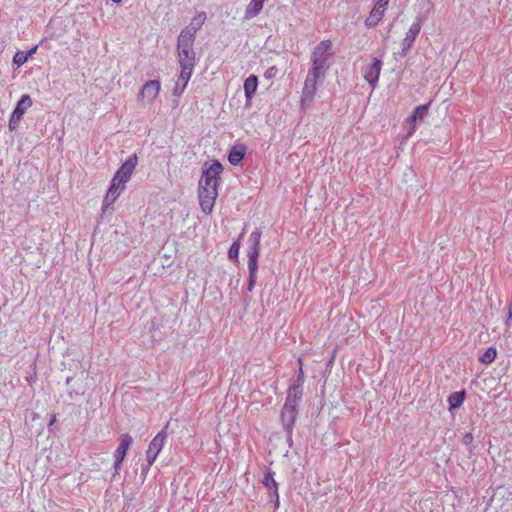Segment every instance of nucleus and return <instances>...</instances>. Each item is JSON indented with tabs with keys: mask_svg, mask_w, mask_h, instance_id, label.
<instances>
[{
	"mask_svg": "<svg viewBox=\"0 0 512 512\" xmlns=\"http://www.w3.org/2000/svg\"><path fill=\"white\" fill-rule=\"evenodd\" d=\"M245 153V146H234L228 154V161L230 162L231 165L236 166L244 159Z\"/></svg>",
	"mask_w": 512,
	"mask_h": 512,
	"instance_id": "obj_13",
	"label": "nucleus"
},
{
	"mask_svg": "<svg viewBox=\"0 0 512 512\" xmlns=\"http://www.w3.org/2000/svg\"><path fill=\"white\" fill-rule=\"evenodd\" d=\"M126 183L127 181H124V179L115 174L111 180L109 189L116 191V193H119L120 195L121 192L125 189Z\"/></svg>",
	"mask_w": 512,
	"mask_h": 512,
	"instance_id": "obj_21",
	"label": "nucleus"
},
{
	"mask_svg": "<svg viewBox=\"0 0 512 512\" xmlns=\"http://www.w3.org/2000/svg\"><path fill=\"white\" fill-rule=\"evenodd\" d=\"M133 443V438L129 434H122L119 437V445L113 453L114 460L124 461L127 451Z\"/></svg>",
	"mask_w": 512,
	"mask_h": 512,
	"instance_id": "obj_10",
	"label": "nucleus"
},
{
	"mask_svg": "<svg viewBox=\"0 0 512 512\" xmlns=\"http://www.w3.org/2000/svg\"><path fill=\"white\" fill-rule=\"evenodd\" d=\"M420 29H421V26L419 23H414L411 25V27L409 28V31L408 32H420Z\"/></svg>",
	"mask_w": 512,
	"mask_h": 512,
	"instance_id": "obj_40",
	"label": "nucleus"
},
{
	"mask_svg": "<svg viewBox=\"0 0 512 512\" xmlns=\"http://www.w3.org/2000/svg\"><path fill=\"white\" fill-rule=\"evenodd\" d=\"M166 428L167 426L161 431H159L156 434V436L151 440L148 446L149 451L159 455L167 438Z\"/></svg>",
	"mask_w": 512,
	"mask_h": 512,
	"instance_id": "obj_11",
	"label": "nucleus"
},
{
	"mask_svg": "<svg viewBox=\"0 0 512 512\" xmlns=\"http://www.w3.org/2000/svg\"><path fill=\"white\" fill-rule=\"evenodd\" d=\"M329 68L319 65H312L308 70L307 76L304 82L302 90V101H312L316 91L317 85L321 83L325 77Z\"/></svg>",
	"mask_w": 512,
	"mask_h": 512,
	"instance_id": "obj_2",
	"label": "nucleus"
},
{
	"mask_svg": "<svg viewBox=\"0 0 512 512\" xmlns=\"http://www.w3.org/2000/svg\"><path fill=\"white\" fill-rule=\"evenodd\" d=\"M30 53H26L25 51H18L15 53L13 57V63L18 67L22 66L28 60Z\"/></svg>",
	"mask_w": 512,
	"mask_h": 512,
	"instance_id": "obj_27",
	"label": "nucleus"
},
{
	"mask_svg": "<svg viewBox=\"0 0 512 512\" xmlns=\"http://www.w3.org/2000/svg\"><path fill=\"white\" fill-rule=\"evenodd\" d=\"M122 463H123V461H121V460H114V465H113L114 472L112 474L111 481L116 480V477L119 475V472L121 470Z\"/></svg>",
	"mask_w": 512,
	"mask_h": 512,
	"instance_id": "obj_35",
	"label": "nucleus"
},
{
	"mask_svg": "<svg viewBox=\"0 0 512 512\" xmlns=\"http://www.w3.org/2000/svg\"><path fill=\"white\" fill-rule=\"evenodd\" d=\"M119 196V193H116V191L108 189L103 200L102 210L105 211L106 209H108L117 200Z\"/></svg>",
	"mask_w": 512,
	"mask_h": 512,
	"instance_id": "obj_24",
	"label": "nucleus"
},
{
	"mask_svg": "<svg viewBox=\"0 0 512 512\" xmlns=\"http://www.w3.org/2000/svg\"><path fill=\"white\" fill-rule=\"evenodd\" d=\"M83 393H84V391L80 392L78 390H72V391L69 392V396H70L71 399H73L74 395H80V394H83Z\"/></svg>",
	"mask_w": 512,
	"mask_h": 512,
	"instance_id": "obj_42",
	"label": "nucleus"
},
{
	"mask_svg": "<svg viewBox=\"0 0 512 512\" xmlns=\"http://www.w3.org/2000/svg\"><path fill=\"white\" fill-rule=\"evenodd\" d=\"M382 66L383 62L381 59L373 58L372 62L363 69L364 79L372 88L377 86Z\"/></svg>",
	"mask_w": 512,
	"mask_h": 512,
	"instance_id": "obj_7",
	"label": "nucleus"
},
{
	"mask_svg": "<svg viewBox=\"0 0 512 512\" xmlns=\"http://www.w3.org/2000/svg\"><path fill=\"white\" fill-rule=\"evenodd\" d=\"M381 19L377 17V13L370 12L369 16L365 20V24L367 27H374Z\"/></svg>",
	"mask_w": 512,
	"mask_h": 512,
	"instance_id": "obj_32",
	"label": "nucleus"
},
{
	"mask_svg": "<svg viewBox=\"0 0 512 512\" xmlns=\"http://www.w3.org/2000/svg\"><path fill=\"white\" fill-rule=\"evenodd\" d=\"M223 165L218 160H214L211 164H204L202 176L199 181V186L216 188L220 184V175L223 172Z\"/></svg>",
	"mask_w": 512,
	"mask_h": 512,
	"instance_id": "obj_5",
	"label": "nucleus"
},
{
	"mask_svg": "<svg viewBox=\"0 0 512 512\" xmlns=\"http://www.w3.org/2000/svg\"><path fill=\"white\" fill-rule=\"evenodd\" d=\"M262 236V231L260 228H256L249 236V251H260V240Z\"/></svg>",
	"mask_w": 512,
	"mask_h": 512,
	"instance_id": "obj_19",
	"label": "nucleus"
},
{
	"mask_svg": "<svg viewBox=\"0 0 512 512\" xmlns=\"http://www.w3.org/2000/svg\"><path fill=\"white\" fill-rule=\"evenodd\" d=\"M188 83H185L184 80H177L175 88H174V94L175 95H181Z\"/></svg>",
	"mask_w": 512,
	"mask_h": 512,
	"instance_id": "obj_34",
	"label": "nucleus"
},
{
	"mask_svg": "<svg viewBox=\"0 0 512 512\" xmlns=\"http://www.w3.org/2000/svg\"><path fill=\"white\" fill-rule=\"evenodd\" d=\"M33 101L28 94H24L21 96L19 101L16 104V107L13 111H15L17 114H21L22 116L25 114V112L32 106Z\"/></svg>",
	"mask_w": 512,
	"mask_h": 512,
	"instance_id": "obj_17",
	"label": "nucleus"
},
{
	"mask_svg": "<svg viewBox=\"0 0 512 512\" xmlns=\"http://www.w3.org/2000/svg\"><path fill=\"white\" fill-rule=\"evenodd\" d=\"M303 397V389L290 387L287 389L284 405L280 413L283 429L287 435V441H292V433L298 415V405Z\"/></svg>",
	"mask_w": 512,
	"mask_h": 512,
	"instance_id": "obj_1",
	"label": "nucleus"
},
{
	"mask_svg": "<svg viewBox=\"0 0 512 512\" xmlns=\"http://www.w3.org/2000/svg\"><path fill=\"white\" fill-rule=\"evenodd\" d=\"M198 197L202 212L209 215L212 212L215 201L218 197V189L199 186Z\"/></svg>",
	"mask_w": 512,
	"mask_h": 512,
	"instance_id": "obj_6",
	"label": "nucleus"
},
{
	"mask_svg": "<svg viewBox=\"0 0 512 512\" xmlns=\"http://www.w3.org/2000/svg\"><path fill=\"white\" fill-rule=\"evenodd\" d=\"M71 382H72V378H71V377H68V378L66 379V385H67V386H69Z\"/></svg>",
	"mask_w": 512,
	"mask_h": 512,
	"instance_id": "obj_44",
	"label": "nucleus"
},
{
	"mask_svg": "<svg viewBox=\"0 0 512 512\" xmlns=\"http://www.w3.org/2000/svg\"><path fill=\"white\" fill-rule=\"evenodd\" d=\"M474 440L472 433L468 432L462 437V443L464 445H470Z\"/></svg>",
	"mask_w": 512,
	"mask_h": 512,
	"instance_id": "obj_38",
	"label": "nucleus"
},
{
	"mask_svg": "<svg viewBox=\"0 0 512 512\" xmlns=\"http://www.w3.org/2000/svg\"><path fill=\"white\" fill-rule=\"evenodd\" d=\"M416 35L417 34H407V36L404 38V40L402 41V52H401V55L402 56H406L409 49L412 47L413 43L415 42V39H416Z\"/></svg>",
	"mask_w": 512,
	"mask_h": 512,
	"instance_id": "obj_26",
	"label": "nucleus"
},
{
	"mask_svg": "<svg viewBox=\"0 0 512 512\" xmlns=\"http://www.w3.org/2000/svg\"><path fill=\"white\" fill-rule=\"evenodd\" d=\"M206 18L207 17H206L205 12L198 13L191 19L190 24L184 30H182V32H191V31L197 32L198 30L201 29L202 25L205 23Z\"/></svg>",
	"mask_w": 512,
	"mask_h": 512,
	"instance_id": "obj_14",
	"label": "nucleus"
},
{
	"mask_svg": "<svg viewBox=\"0 0 512 512\" xmlns=\"http://www.w3.org/2000/svg\"><path fill=\"white\" fill-rule=\"evenodd\" d=\"M257 281V276H248L247 291L252 292Z\"/></svg>",
	"mask_w": 512,
	"mask_h": 512,
	"instance_id": "obj_36",
	"label": "nucleus"
},
{
	"mask_svg": "<svg viewBox=\"0 0 512 512\" xmlns=\"http://www.w3.org/2000/svg\"><path fill=\"white\" fill-rule=\"evenodd\" d=\"M386 11V8H381L377 5H374L373 9L371 10V12L373 13H377V17H379L380 19L382 18V16L384 15V12Z\"/></svg>",
	"mask_w": 512,
	"mask_h": 512,
	"instance_id": "obj_39",
	"label": "nucleus"
},
{
	"mask_svg": "<svg viewBox=\"0 0 512 512\" xmlns=\"http://www.w3.org/2000/svg\"><path fill=\"white\" fill-rule=\"evenodd\" d=\"M279 69L276 66L269 67L264 72V77L268 80L275 78L278 75Z\"/></svg>",
	"mask_w": 512,
	"mask_h": 512,
	"instance_id": "obj_33",
	"label": "nucleus"
},
{
	"mask_svg": "<svg viewBox=\"0 0 512 512\" xmlns=\"http://www.w3.org/2000/svg\"><path fill=\"white\" fill-rule=\"evenodd\" d=\"M113 3L119 4L122 2V0H111Z\"/></svg>",
	"mask_w": 512,
	"mask_h": 512,
	"instance_id": "obj_45",
	"label": "nucleus"
},
{
	"mask_svg": "<svg viewBox=\"0 0 512 512\" xmlns=\"http://www.w3.org/2000/svg\"><path fill=\"white\" fill-rule=\"evenodd\" d=\"M31 512H35V511H31Z\"/></svg>",
	"mask_w": 512,
	"mask_h": 512,
	"instance_id": "obj_47",
	"label": "nucleus"
},
{
	"mask_svg": "<svg viewBox=\"0 0 512 512\" xmlns=\"http://www.w3.org/2000/svg\"><path fill=\"white\" fill-rule=\"evenodd\" d=\"M138 163V157L136 154L130 155L126 161L120 166V168L116 171V175L124 179V181H129L133 171Z\"/></svg>",
	"mask_w": 512,
	"mask_h": 512,
	"instance_id": "obj_9",
	"label": "nucleus"
},
{
	"mask_svg": "<svg viewBox=\"0 0 512 512\" xmlns=\"http://www.w3.org/2000/svg\"><path fill=\"white\" fill-rule=\"evenodd\" d=\"M22 117L23 116L21 114H17L15 111H12L8 124L10 131H14L17 129Z\"/></svg>",
	"mask_w": 512,
	"mask_h": 512,
	"instance_id": "obj_28",
	"label": "nucleus"
},
{
	"mask_svg": "<svg viewBox=\"0 0 512 512\" xmlns=\"http://www.w3.org/2000/svg\"><path fill=\"white\" fill-rule=\"evenodd\" d=\"M258 257L259 252L248 251V271L251 276H257Z\"/></svg>",
	"mask_w": 512,
	"mask_h": 512,
	"instance_id": "obj_20",
	"label": "nucleus"
},
{
	"mask_svg": "<svg viewBox=\"0 0 512 512\" xmlns=\"http://www.w3.org/2000/svg\"><path fill=\"white\" fill-rule=\"evenodd\" d=\"M258 87V78L255 75H250L244 81V94L246 100H251Z\"/></svg>",
	"mask_w": 512,
	"mask_h": 512,
	"instance_id": "obj_12",
	"label": "nucleus"
},
{
	"mask_svg": "<svg viewBox=\"0 0 512 512\" xmlns=\"http://www.w3.org/2000/svg\"><path fill=\"white\" fill-rule=\"evenodd\" d=\"M269 501L274 503V509H278L280 505L278 488L269 490Z\"/></svg>",
	"mask_w": 512,
	"mask_h": 512,
	"instance_id": "obj_30",
	"label": "nucleus"
},
{
	"mask_svg": "<svg viewBox=\"0 0 512 512\" xmlns=\"http://www.w3.org/2000/svg\"><path fill=\"white\" fill-rule=\"evenodd\" d=\"M266 1L267 0H251L246 7L245 18L250 19L258 15Z\"/></svg>",
	"mask_w": 512,
	"mask_h": 512,
	"instance_id": "obj_16",
	"label": "nucleus"
},
{
	"mask_svg": "<svg viewBox=\"0 0 512 512\" xmlns=\"http://www.w3.org/2000/svg\"><path fill=\"white\" fill-rule=\"evenodd\" d=\"M388 3H389V0H378L375 5L381 7V8H386L387 9V6H388Z\"/></svg>",
	"mask_w": 512,
	"mask_h": 512,
	"instance_id": "obj_41",
	"label": "nucleus"
},
{
	"mask_svg": "<svg viewBox=\"0 0 512 512\" xmlns=\"http://www.w3.org/2000/svg\"><path fill=\"white\" fill-rule=\"evenodd\" d=\"M179 65L181 68L179 80H184L185 83H188L195 66L189 65V64H179Z\"/></svg>",
	"mask_w": 512,
	"mask_h": 512,
	"instance_id": "obj_23",
	"label": "nucleus"
},
{
	"mask_svg": "<svg viewBox=\"0 0 512 512\" xmlns=\"http://www.w3.org/2000/svg\"><path fill=\"white\" fill-rule=\"evenodd\" d=\"M157 454L147 450L146 451V459H147V462H148V467H150L156 460L157 458Z\"/></svg>",
	"mask_w": 512,
	"mask_h": 512,
	"instance_id": "obj_37",
	"label": "nucleus"
},
{
	"mask_svg": "<svg viewBox=\"0 0 512 512\" xmlns=\"http://www.w3.org/2000/svg\"><path fill=\"white\" fill-rule=\"evenodd\" d=\"M195 34H179L177 41V54L179 64L196 65V52L194 50Z\"/></svg>",
	"mask_w": 512,
	"mask_h": 512,
	"instance_id": "obj_3",
	"label": "nucleus"
},
{
	"mask_svg": "<svg viewBox=\"0 0 512 512\" xmlns=\"http://www.w3.org/2000/svg\"><path fill=\"white\" fill-rule=\"evenodd\" d=\"M497 356V350L493 346L488 347L479 360L484 364H491Z\"/></svg>",
	"mask_w": 512,
	"mask_h": 512,
	"instance_id": "obj_22",
	"label": "nucleus"
},
{
	"mask_svg": "<svg viewBox=\"0 0 512 512\" xmlns=\"http://www.w3.org/2000/svg\"><path fill=\"white\" fill-rule=\"evenodd\" d=\"M55 418H56V417H55V415H54V416H53V418L50 420V425H52V424L54 423Z\"/></svg>",
	"mask_w": 512,
	"mask_h": 512,
	"instance_id": "obj_46",
	"label": "nucleus"
},
{
	"mask_svg": "<svg viewBox=\"0 0 512 512\" xmlns=\"http://www.w3.org/2000/svg\"><path fill=\"white\" fill-rule=\"evenodd\" d=\"M274 472L269 470L265 476H264V479L262 481L263 485L268 489V490H273L275 488H278V483L276 482V480L274 479Z\"/></svg>",
	"mask_w": 512,
	"mask_h": 512,
	"instance_id": "obj_25",
	"label": "nucleus"
},
{
	"mask_svg": "<svg viewBox=\"0 0 512 512\" xmlns=\"http://www.w3.org/2000/svg\"><path fill=\"white\" fill-rule=\"evenodd\" d=\"M334 54L333 43L330 40H323L314 47L311 53V64L330 68V60Z\"/></svg>",
	"mask_w": 512,
	"mask_h": 512,
	"instance_id": "obj_4",
	"label": "nucleus"
},
{
	"mask_svg": "<svg viewBox=\"0 0 512 512\" xmlns=\"http://www.w3.org/2000/svg\"><path fill=\"white\" fill-rule=\"evenodd\" d=\"M429 106L430 104L428 103L416 107L412 115L409 117V122L414 124L419 120H423L428 114Z\"/></svg>",
	"mask_w": 512,
	"mask_h": 512,
	"instance_id": "obj_18",
	"label": "nucleus"
},
{
	"mask_svg": "<svg viewBox=\"0 0 512 512\" xmlns=\"http://www.w3.org/2000/svg\"><path fill=\"white\" fill-rule=\"evenodd\" d=\"M304 381H305L304 372H303L302 367L300 366L298 373H297V377H296L294 383L290 385V387H297L298 389H303Z\"/></svg>",
	"mask_w": 512,
	"mask_h": 512,
	"instance_id": "obj_29",
	"label": "nucleus"
},
{
	"mask_svg": "<svg viewBox=\"0 0 512 512\" xmlns=\"http://www.w3.org/2000/svg\"><path fill=\"white\" fill-rule=\"evenodd\" d=\"M160 82L158 80L147 81L140 91V97L147 103H152L160 92Z\"/></svg>",
	"mask_w": 512,
	"mask_h": 512,
	"instance_id": "obj_8",
	"label": "nucleus"
},
{
	"mask_svg": "<svg viewBox=\"0 0 512 512\" xmlns=\"http://www.w3.org/2000/svg\"><path fill=\"white\" fill-rule=\"evenodd\" d=\"M239 250H240L239 242L238 241L233 242V244L230 246V248L228 250V257L230 259L237 258L239 255Z\"/></svg>",
	"mask_w": 512,
	"mask_h": 512,
	"instance_id": "obj_31",
	"label": "nucleus"
},
{
	"mask_svg": "<svg viewBox=\"0 0 512 512\" xmlns=\"http://www.w3.org/2000/svg\"><path fill=\"white\" fill-rule=\"evenodd\" d=\"M465 390L453 392L448 396L449 410L457 409L462 406L465 400Z\"/></svg>",
	"mask_w": 512,
	"mask_h": 512,
	"instance_id": "obj_15",
	"label": "nucleus"
},
{
	"mask_svg": "<svg viewBox=\"0 0 512 512\" xmlns=\"http://www.w3.org/2000/svg\"><path fill=\"white\" fill-rule=\"evenodd\" d=\"M36 50H37V46H34L33 48H31V49H30L29 51H27L26 53H30V56H31L32 54H34V53L36 52Z\"/></svg>",
	"mask_w": 512,
	"mask_h": 512,
	"instance_id": "obj_43",
	"label": "nucleus"
}]
</instances>
